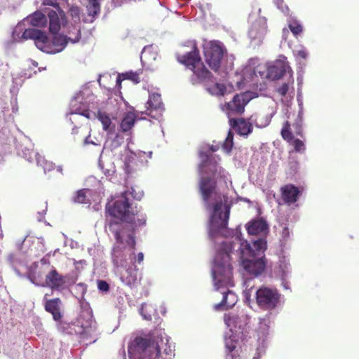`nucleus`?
<instances>
[{
    "instance_id": "obj_47",
    "label": "nucleus",
    "mask_w": 359,
    "mask_h": 359,
    "mask_svg": "<svg viewBox=\"0 0 359 359\" xmlns=\"http://www.w3.org/2000/svg\"><path fill=\"white\" fill-rule=\"evenodd\" d=\"M72 15H76L79 18V10L78 8L72 9Z\"/></svg>"
},
{
    "instance_id": "obj_20",
    "label": "nucleus",
    "mask_w": 359,
    "mask_h": 359,
    "mask_svg": "<svg viewBox=\"0 0 359 359\" xmlns=\"http://www.w3.org/2000/svg\"><path fill=\"white\" fill-rule=\"evenodd\" d=\"M229 125L236 132L242 136H248L252 132V125L243 118H229Z\"/></svg>"
},
{
    "instance_id": "obj_19",
    "label": "nucleus",
    "mask_w": 359,
    "mask_h": 359,
    "mask_svg": "<svg viewBox=\"0 0 359 359\" xmlns=\"http://www.w3.org/2000/svg\"><path fill=\"white\" fill-rule=\"evenodd\" d=\"M47 294L44 296L46 300L44 304V309L46 312L50 313L53 316V318L55 321H59L62 318L61 313L62 301L60 298H53L51 299H46Z\"/></svg>"
},
{
    "instance_id": "obj_36",
    "label": "nucleus",
    "mask_w": 359,
    "mask_h": 359,
    "mask_svg": "<svg viewBox=\"0 0 359 359\" xmlns=\"http://www.w3.org/2000/svg\"><path fill=\"white\" fill-rule=\"evenodd\" d=\"M88 189H81L76 193V196L74 198V201L79 203H87V196L86 192Z\"/></svg>"
},
{
    "instance_id": "obj_17",
    "label": "nucleus",
    "mask_w": 359,
    "mask_h": 359,
    "mask_svg": "<svg viewBox=\"0 0 359 359\" xmlns=\"http://www.w3.org/2000/svg\"><path fill=\"white\" fill-rule=\"evenodd\" d=\"M268 31L266 20L264 18H259L251 26L248 34L251 39L261 41L264 39Z\"/></svg>"
},
{
    "instance_id": "obj_26",
    "label": "nucleus",
    "mask_w": 359,
    "mask_h": 359,
    "mask_svg": "<svg viewBox=\"0 0 359 359\" xmlns=\"http://www.w3.org/2000/svg\"><path fill=\"white\" fill-rule=\"evenodd\" d=\"M224 320L226 325L232 332L236 331L237 328H241V327L240 318L236 313H229L224 314Z\"/></svg>"
},
{
    "instance_id": "obj_41",
    "label": "nucleus",
    "mask_w": 359,
    "mask_h": 359,
    "mask_svg": "<svg viewBox=\"0 0 359 359\" xmlns=\"http://www.w3.org/2000/svg\"><path fill=\"white\" fill-rule=\"evenodd\" d=\"M97 287L98 289L104 292H107L109 290V285L105 280H98L97 281Z\"/></svg>"
},
{
    "instance_id": "obj_30",
    "label": "nucleus",
    "mask_w": 359,
    "mask_h": 359,
    "mask_svg": "<svg viewBox=\"0 0 359 359\" xmlns=\"http://www.w3.org/2000/svg\"><path fill=\"white\" fill-rule=\"evenodd\" d=\"M153 342L151 338L137 337L135 338L133 345L137 351L144 352L151 346Z\"/></svg>"
},
{
    "instance_id": "obj_49",
    "label": "nucleus",
    "mask_w": 359,
    "mask_h": 359,
    "mask_svg": "<svg viewBox=\"0 0 359 359\" xmlns=\"http://www.w3.org/2000/svg\"><path fill=\"white\" fill-rule=\"evenodd\" d=\"M226 91H223V90H221V91H217L215 95H217V96H224L225 95V93Z\"/></svg>"
},
{
    "instance_id": "obj_35",
    "label": "nucleus",
    "mask_w": 359,
    "mask_h": 359,
    "mask_svg": "<svg viewBox=\"0 0 359 359\" xmlns=\"http://www.w3.org/2000/svg\"><path fill=\"white\" fill-rule=\"evenodd\" d=\"M126 273L127 276L123 275L121 277L123 282L129 285L134 284L137 280L136 273H133L131 270L128 269L126 271Z\"/></svg>"
},
{
    "instance_id": "obj_28",
    "label": "nucleus",
    "mask_w": 359,
    "mask_h": 359,
    "mask_svg": "<svg viewBox=\"0 0 359 359\" xmlns=\"http://www.w3.org/2000/svg\"><path fill=\"white\" fill-rule=\"evenodd\" d=\"M49 18V31L53 34H57L60 29V20L57 13L55 11H50L48 13Z\"/></svg>"
},
{
    "instance_id": "obj_57",
    "label": "nucleus",
    "mask_w": 359,
    "mask_h": 359,
    "mask_svg": "<svg viewBox=\"0 0 359 359\" xmlns=\"http://www.w3.org/2000/svg\"><path fill=\"white\" fill-rule=\"evenodd\" d=\"M78 286L81 287H84L85 285L83 283H79Z\"/></svg>"
},
{
    "instance_id": "obj_15",
    "label": "nucleus",
    "mask_w": 359,
    "mask_h": 359,
    "mask_svg": "<svg viewBox=\"0 0 359 359\" xmlns=\"http://www.w3.org/2000/svg\"><path fill=\"white\" fill-rule=\"evenodd\" d=\"M282 138L292 145L296 152H302L305 150V145L302 140L299 139H294L291 130V125L288 121H286L281 129Z\"/></svg>"
},
{
    "instance_id": "obj_48",
    "label": "nucleus",
    "mask_w": 359,
    "mask_h": 359,
    "mask_svg": "<svg viewBox=\"0 0 359 359\" xmlns=\"http://www.w3.org/2000/svg\"><path fill=\"white\" fill-rule=\"evenodd\" d=\"M81 128L80 127H74L72 128V134H78Z\"/></svg>"
},
{
    "instance_id": "obj_23",
    "label": "nucleus",
    "mask_w": 359,
    "mask_h": 359,
    "mask_svg": "<svg viewBox=\"0 0 359 359\" xmlns=\"http://www.w3.org/2000/svg\"><path fill=\"white\" fill-rule=\"evenodd\" d=\"M247 231L249 234L257 235L264 232L267 229V224L263 219H257L247 224Z\"/></svg>"
},
{
    "instance_id": "obj_8",
    "label": "nucleus",
    "mask_w": 359,
    "mask_h": 359,
    "mask_svg": "<svg viewBox=\"0 0 359 359\" xmlns=\"http://www.w3.org/2000/svg\"><path fill=\"white\" fill-rule=\"evenodd\" d=\"M258 94L255 91H243L233 96L231 101L222 105V110L230 117L233 115H241L245 111L246 104Z\"/></svg>"
},
{
    "instance_id": "obj_4",
    "label": "nucleus",
    "mask_w": 359,
    "mask_h": 359,
    "mask_svg": "<svg viewBox=\"0 0 359 359\" xmlns=\"http://www.w3.org/2000/svg\"><path fill=\"white\" fill-rule=\"evenodd\" d=\"M138 224L134 221V224L125 222L111 220L108 224L111 233L114 235L116 243L119 245H126L131 250H135L136 246L135 226L145 224L146 220L139 219Z\"/></svg>"
},
{
    "instance_id": "obj_55",
    "label": "nucleus",
    "mask_w": 359,
    "mask_h": 359,
    "mask_svg": "<svg viewBox=\"0 0 359 359\" xmlns=\"http://www.w3.org/2000/svg\"><path fill=\"white\" fill-rule=\"evenodd\" d=\"M57 170L58 172H60V173H62V168L60 166H58V167H57Z\"/></svg>"
},
{
    "instance_id": "obj_29",
    "label": "nucleus",
    "mask_w": 359,
    "mask_h": 359,
    "mask_svg": "<svg viewBox=\"0 0 359 359\" xmlns=\"http://www.w3.org/2000/svg\"><path fill=\"white\" fill-rule=\"evenodd\" d=\"M223 298L222 302L216 305V307L225 306L226 309L231 308L236 304L237 301L236 296L231 291L228 290L227 292H222Z\"/></svg>"
},
{
    "instance_id": "obj_7",
    "label": "nucleus",
    "mask_w": 359,
    "mask_h": 359,
    "mask_svg": "<svg viewBox=\"0 0 359 359\" xmlns=\"http://www.w3.org/2000/svg\"><path fill=\"white\" fill-rule=\"evenodd\" d=\"M225 53L226 49L218 41H211L203 46L205 62L212 70L218 74H219L222 60Z\"/></svg>"
},
{
    "instance_id": "obj_13",
    "label": "nucleus",
    "mask_w": 359,
    "mask_h": 359,
    "mask_svg": "<svg viewBox=\"0 0 359 359\" xmlns=\"http://www.w3.org/2000/svg\"><path fill=\"white\" fill-rule=\"evenodd\" d=\"M143 74L142 69H138L137 71H127L123 73H118L116 79L115 87L118 89L122 88V83L123 86L127 87L128 82H131L133 84H137L142 81L141 75Z\"/></svg>"
},
{
    "instance_id": "obj_40",
    "label": "nucleus",
    "mask_w": 359,
    "mask_h": 359,
    "mask_svg": "<svg viewBox=\"0 0 359 359\" xmlns=\"http://www.w3.org/2000/svg\"><path fill=\"white\" fill-rule=\"evenodd\" d=\"M293 128H294V133L297 135L303 137V128L302 120L299 118L297 120V121L293 124Z\"/></svg>"
},
{
    "instance_id": "obj_25",
    "label": "nucleus",
    "mask_w": 359,
    "mask_h": 359,
    "mask_svg": "<svg viewBox=\"0 0 359 359\" xmlns=\"http://www.w3.org/2000/svg\"><path fill=\"white\" fill-rule=\"evenodd\" d=\"M88 15L90 19L86 21L93 22L100 12V4L99 0H88L86 6Z\"/></svg>"
},
{
    "instance_id": "obj_37",
    "label": "nucleus",
    "mask_w": 359,
    "mask_h": 359,
    "mask_svg": "<svg viewBox=\"0 0 359 359\" xmlns=\"http://www.w3.org/2000/svg\"><path fill=\"white\" fill-rule=\"evenodd\" d=\"M289 28L295 36H299L303 31L302 26L297 21L290 22Z\"/></svg>"
},
{
    "instance_id": "obj_12",
    "label": "nucleus",
    "mask_w": 359,
    "mask_h": 359,
    "mask_svg": "<svg viewBox=\"0 0 359 359\" xmlns=\"http://www.w3.org/2000/svg\"><path fill=\"white\" fill-rule=\"evenodd\" d=\"M146 114L150 117L159 119L162 117L165 110L161 100V95L159 93H154L150 96L147 102Z\"/></svg>"
},
{
    "instance_id": "obj_2",
    "label": "nucleus",
    "mask_w": 359,
    "mask_h": 359,
    "mask_svg": "<svg viewBox=\"0 0 359 359\" xmlns=\"http://www.w3.org/2000/svg\"><path fill=\"white\" fill-rule=\"evenodd\" d=\"M201 158L203 160L199 165V171L201 174L210 176H203L200 178L198 191L206 209L212 208L214 214H217L223 204L222 200H217L220 198L217 191V180H224L226 183L227 172L219 166L217 161L212 156L201 154Z\"/></svg>"
},
{
    "instance_id": "obj_42",
    "label": "nucleus",
    "mask_w": 359,
    "mask_h": 359,
    "mask_svg": "<svg viewBox=\"0 0 359 359\" xmlns=\"http://www.w3.org/2000/svg\"><path fill=\"white\" fill-rule=\"evenodd\" d=\"M308 52L306 49L302 47L299 50H297L295 53V55L298 58L306 60L308 57Z\"/></svg>"
},
{
    "instance_id": "obj_32",
    "label": "nucleus",
    "mask_w": 359,
    "mask_h": 359,
    "mask_svg": "<svg viewBox=\"0 0 359 359\" xmlns=\"http://www.w3.org/2000/svg\"><path fill=\"white\" fill-rule=\"evenodd\" d=\"M254 75L252 73H250L246 75H236V80L235 86L238 89L244 88H248L251 87V84L250 82L253 79Z\"/></svg>"
},
{
    "instance_id": "obj_24",
    "label": "nucleus",
    "mask_w": 359,
    "mask_h": 359,
    "mask_svg": "<svg viewBox=\"0 0 359 359\" xmlns=\"http://www.w3.org/2000/svg\"><path fill=\"white\" fill-rule=\"evenodd\" d=\"M25 20L34 27H43L47 23L46 15L40 11L34 12L33 14L27 16Z\"/></svg>"
},
{
    "instance_id": "obj_38",
    "label": "nucleus",
    "mask_w": 359,
    "mask_h": 359,
    "mask_svg": "<svg viewBox=\"0 0 359 359\" xmlns=\"http://www.w3.org/2000/svg\"><path fill=\"white\" fill-rule=\"evenodd\" d=\"M233 134L230 130L228 133V135L225 140V142L223 145V148L224 150H226L227 152H229L233 147Z\"/></svg>"
},
{
    "instance_id": "obj_6",
    "label": "nucleus",
    "mask_w": 359,
    "mask_h": 359,
    "mask_svg": "<svg viewBox=\"0 0 359 359\" xmlns=\"http://www.w3.org/2000/svg\"><path fill=\"white\" fill-rule=\"evenodd\" d=\"M29 278L31 282L36 286L48 287L52 290L62 291L66 286L65 276L59 273L54 266L46 275L45 279L43 278V273H32L29 274Z\"/></svg>"
},
{
    "instance_id": "obj_18",
    "label": "nucleus",
    "mask_w": 359,
    "mask_h": 359,
    "mask_svg": "<svg viewBox=\"0 0 359 359\" xmlns=\"http://www.w3.org/2000/svg\"><path fill=\"white\" fill-rule=\"evenodd\" d=\"M281 198L286 204L294 203L300 195L299 189L292 184H285L280 189Z\"/></svg>"
},
{
    "instance_id": "obj_21",
    "label": "nucleus",
    "mask_w": 359,
    "mask_h": 359,
    "mask_svg": "<svg viewBox=\"0 0 359 359\" xmlns=\"http://www.w3.org/2000/svg\"><path fill=\"white\" fill-rule=\"evenodd\" d=\"M96 118L101 122L102 128L109 134L114 133L115 130V124L112 123L110 115L103 111L98 110L97 114H95Z\"/></svg>"
},
{
    "instance_id": "obj_16",
    "label": "nucleus",
    "mask_w": 359,
    "mask_h": 359,
    "mask_svg": "<svg viewBox=\"0 0 359 359\" xmlns=\"http://www.w3.org/2000/svg\"><path fill=\"white\" fill-rule=\"evenodd\" d=\"M225 359H237L240 356L241 346L238 337L231 334L224 339Z\"/></svg>"
},
{
    "instance_id": "obj_39",
    "label": "nucleus",
    "mask_w": 359,
    "mask_h": 359,
    "mask_svg": "<svg viewBox=\"0 0 359 359\" xmlns=\"http://www.w3.org/2000/svg\"><path fill=\"white\" fill-rule=\"evenodd\" d=\"M273 3L284 14L287 15L289 13L290 9L288 6L284 4L283 0H273Z\"/></svg>"
},
{
    "instance_id": "obj_10",
    "label": "nucleus",
    "mask_w": 359,
    "mask_h": 359,
    "mask_svg": "<svg viewBox=\"0 0 359 359\" xmlns=\"http://www.w3.org/2000/svg\"><path fill=\"white\" fill-rule=\"evenodd\" d=\"M193 72L194 80L198 83H206L216 87L217 90H226V86L221 83L222 79H218L212 73L209 71L204 63L198 62L194 68L191 69Z\"/></svg>"
},
{
    "instance_id": "obj_3",
    "label": "nucleus",
    "mask_w": 359,
    "mask_h": 359,
    "mask_svg": "<svg viewBox=\"0 0 359 359\" xmlns=\"http://www.w3.org/2000/svg\"><path fill=\"white\" fill-rule=\"evenodd\" d=\"M129 195H133V193L124 191L116 196L114 201L109 202L106 205L107 212L114 219L133 223L139 210L130 201Z\"/></svg>"
},
{
    "instance_id": "obj_44",
    "label": "nucleus",
    "mask_w": 359,
    "mask_h": 359,
    "mask_svg": "<svg viewBox=\"0 0 359 359\" xmlns=\"http://www.w3.org/2000/svg\"><path fill=\"white\" fill-rule=\"evenodd\" d=\"M8 73V65H0V78H4Z\"/></svg>"
},
{
    "instance_id": "obj_11",
    "label": "nucleus",
    "mask_w": 359,
    "mask_h": 359,
    "mask_svg": "<svg viewBox=\"0 0 359 359\" xmlns=\"http://www.w3.org/2000/svg\"><path fill=\"white\" fill-rule=\"evenodd\" d=\"M22 39L25 40L33 39L36 46L44 52H48L50 41L45 32L33 28L26 29L22 34Z\"/></svg>"
},
{
    "instance_id": "obj_56",
    "label": "nucleus",
    "mask_w": 359,
    "mask_h": 359,
    "mask_svg": "<svg viewBox=\"0 0 359 359\" xmlns=\"http://www.w3.org/2000/svg\"><path fill=\"white\" fill-rule=\"evenodd\" d=\"M41 263H42V264H46V259H45L44 258H43V259H41Z\"/></svg>"
},
{
    "instance_id": "obj_45",
    "label": "nucleus",
    "mask_w": 359,
    "mask_h": 359,
    "mask_svg": "<svg viewBox=\"0 0 359 359\" xmlns=\"http://www.w3.org/2000/svg\"><path fill=\"white\" fill-rule=\"evenodd\" d=\"M43 4L46 6H51L53 7H57L58 4L57 0H43Z\"/></svg>"
},
{
    "instance_id": "obj_14",
    "label": "nucleus",
    "mask_w": 359,
    "mask_h": 359,
    "mask_svg": "<svg viewBox=\"0 0 359 359\" xmlns=\"http://www.w3.org/2000/svg\"><path fill=\"white\" fill-rule=\"evenodd\" d=\"M177 60L180 63L184 65L191 70L194 68L195 66L201 61L199 50L196 43H194L191 51L184 55H178Z\"/></svg>"
},
{
    "instance_id": "obj_51",
    "label": "nucleus",
    "mask_w": 359,
    "mask_h": 359,
    "mask_svg": "<svg viewBox=\"0 0 359 359\" xmlns=\"http://www.w3.org/2000/svg\"><path fill=\"white\" fill-rule=\"evenodd\" d=\"M283 234L285 236H288L289 234V230L287 227L284 228L283 230Z\"/></svg>"
},
{
    "instance_id": "obj_5",
    "label": "nucleus",
    "mask_w": 359,
    "mask_h": 359,
    "mask_svg": "<svg viewBox=\"0 0 359 359\" xmlns=\"http://www.w3.org/2000/svg\"><path fill=\"white\" fill-rule=\"evenodd\" d=\"M265 77L271 81L279 80L285 77L287 81L283 83L279 90H290L294 88V79L292 78V70L289 66L286 59L277 60L272 65L266 68Z\"/></svg>"
},
{
    "instance_id": "obj_50",
    "label": "nucleus",
    "mask_w": 359,
    "mask_h": 359,
    "mask_svg": "<svg viewBox=\"0 0 359 359\" xmlns=\"http://www.w3.org/2000/svg\"><path fill=\"white\" fill-rule=\"evenodd\" d=\"M81 115L86 116L88 118H90V113L88 111H83Z\"/></svg>"
},
{
    "instance_id": "obj_9",
    "label": "nucleus",
    "mask_w": 359,
    "mask_h": 359,
    "mask_svg": "<svg viewBox=\"0 0 359 359\" xmlns=\"http://www.w3.org/2000/svg\"><path fill=\"white\" fill-rule=\"evenodd\" d=\"M280 300V294L276 289L262 287L256 292V302L264 311L274 309Z\"/></svg>"
},
{
    "instance_id": "obj_33",
    "label": "nucleus",
    "mask_w": 359,
    "mask_h": 359,
    "mask_svg": "<svg viewBox=\"0 0 359 359\" xmlns=\"http://www.w3.org/2000/svg\"><path fill=\"white\" fill-rule=\"evenodd\" d=\"M231 205L229 204L224 205V213L219 212L218 214L219 219L220 220L219 224L217 225L219 229H224L227 227L228 221L230 215Z\"/></svg>"
},
{
    "instance_id": "obj_31",
    "label": "nucleus",
    "mask_w": 359,
    "mask_h": 359,
    "mask_svg": "<svg viewBox=\"0 0 359 359\" xmlns=\"http://www.w3.org/2000/svg\"><path fill=\"white\" fill-rule=\"evenodd\" d=\"M137 119V116L135 113L129 111L123 117L121 123V128L123 132L129 131L134 126Z\"/></svg>"
},
{
    "instance_id": "obj_46",
    "label": "nucleus",
    "mask_w": 359,
    "mask_h": 359,
    "mask_svg": "<svg viewBox=\"0 0 359 359\" xmlns=\"http://www.w3.org/2000/svg\"><path fill=\"white\" fill-rule=\"evenodd\" d=\"M144 260V254L142 252H139L137 255V261L139 264L142 262Z\"/></svg>"
},
{
    "instance_id": "obj_53",
    "label": "nucleus",
    "mask_w": 359,
    "mask_h": 359,
    "mask_svg": "<svg viewBox=\"0 0 359 359\" xmlns=\"http://www.w3.org/2000/svg\"><path fill=\"white\" fill-rule=\"evenodd\" d=\"M281 96H285L288 91H278Z\"/></svg>"
},
{
    "instance_id": "obj_22",
    "label": "nucleus",
    "mask_w": 359,
    "mask_h": 359,
    "mask_svg": "<svg viewBox=\"0 0 359 359\" xmlns=\"http://www.w3.org/2000/svg\"><path fill=\"white\" fill-rule=\"evenodd\" d=\"M126 247H121V245H116L113 248L111 257L113 263L115 266H122L126 261V255L125 254Z\"/></svg>"
},
{
    "instance_id": "obj_52",
    "label": "nucleus",
    "mask_w": 359,
    "mask_h": 359,
    "mask_svg": "<svg viewBox=\"0 0 359 359\" xmlns=\"http://www.w3.org/2000/svg\"><path fill=\"white\" fill-rule=\"evenodd\" d=\"M156 355H158L161 353V350L158 345L156 346Z\"/></svg>"
},
{
    "instance_id": "obj_43",
    "label": "nucleus",
    "mask_w": 359,
    "mask_h": 359,
    "mask_svg": "<svg viewBox=\"0 0 359 359\" xmlns=\"http://www.w3.org/2000/svg\"><path fill=\"white\" fill-rule=\"evenodd\" d=\"M111 80V76L110 75H105V76H103L102 77L100 78L98 81H99L100 87L103 88L104 90H111L110 87H107L104 85L102 84V81H107H107H109Z\"/></svg>"
},
{
    "instance_id": "obj_54",
    "label": "nucleus",
    "mask_w": 359,
    "mask_h": 359,
    "mask_svg": "<svg viewBox=\"0 0 359 359\" xmlns=\"http://www.w3.org/2000/svg\"><path fill=\"white\" fill-rule=\"evenodd\" d=\"M129 165L126 163V171L127 173H130V171L128 170Z\"/></svg>"
},
{
    "instance_id": "obj_27",
    "label": "nucleus",
    "mask_w": 359,
    "mask_h": 359,
    "mask_svg": "<svg viewBox=\"0 0 359 359\" xmlns=\"http://www.w3.org/2000/svg\"><path fill=\"white\" fill-rule=\"evenodd\" d=\"M69 38H67V36L64 35H55L54 36L52 44L53 46V49L50 50L48 49V53H58L62 51L65 46L67 44L68 40H69Z\"/></svg>"
},
{
    "instance_id": "obj_1",
    "label": "nucleus",
    "mask_w": 359,
    "mask_h": 359,
    "mask_svg": "<svg viewBox=\"0 0 359 359\" xmlns=\"http://www.w3.org/2000/svg\"><path fill=\"white\" fill-rule=\"evenodd\" d=\"M266 249V242L258 239L252 244L244 241L222 242L218 247L215 257V267L212 275L217 289L231 284L233 267L231 256L238 254L245 270L252 275L258 276L265 269L264 252Z\"/></svg>"
},
{
    "instance_id": "obj_34",
    "label": "nucleus",
    "mask_w": 359,
    "mask_h": 359,
    "mask_svg": "<svg viewBox=\"0 0 359 359\" xmlns=\"http://www.w3.org/2000/svg\"><path fill=\"white\" fill-rule=\"evenodd\" d=\"M37 164L42 167L44 172H50L55 169V165L50 161L46 160L43 157L38 156L36 158Z\"/></svg>"
}]
</instances>
